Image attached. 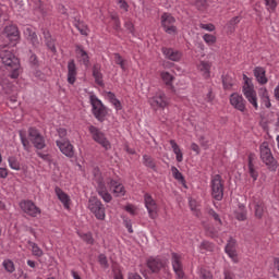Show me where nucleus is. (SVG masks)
<instances>
[{
    "mask_svg": "<svg viewBox=\"0 0 279 279\" xmlns=\"http://www.w3.org/2000/svg\"><path fill=\"white\" fill-rule=\"evenodd\" d=\"M0 59L7 70L11 72L10 77L12 80H16L19 77V69H21L19 58H16V56H14L13 52L10 50H1Z\"/></svg>",
    "mask_w": 279,
    "mask_h": 279,
    "instance_id": "obj_1",
    "label": "nucleus"
},
{
    "mask_svg": "<svg viewBox=\"0 0 279 279\" xmlns=\"http://www.w3.org/2000/svg\"><path fill=\"white\" fill-rule=\"evenodd\" d=\"M93 184L98 193L99 197H101L102 202L106 204H110L112 202V194L108 192V186H106V181H104V177L98 168L94 169V179Z\"/></svg>",
    "mask_w": 279,
    "mask_h": 279,
    "instance_id": "obj_2",
    "label": "nucleus"
},
{
    "mask_svg": "<svg viewBox=\"0 0 279 279\" xmlns=\"http://www.w3.org/2000/svg\"><path fill=\"white\" fill-rule=\"evenodd\" d=\"M0 39L4 41L3 45H0V49H5L8 45L15 47L16 43L21 40V33L19 32V27L15 25L7 26L0 34Z\"/></svg>",
    "mask_w": 279,
    "mask_h": 279,
    "instance_id": "obj_3",
    "label": "nucleus"
},
{
    "mask_svg": "<svg viewBox=\"0 0 279 279\" xmlns=\"http://www.w3.org/2000/svg\"><path fill=\"white\" fill-rule=\"evenodd\" d=\"M259 153H260V160L266 165L268 171H278V161L276 158H274V155L271 154V148H269V143L264 142L259 146Z\"/></svg>",
    "mask_w": 279,
    "mask_h": 279,
    "instance_id": "obj_4",
    "label": "nucleus"
},
{
    "mask_svg": "<svg viewBox=\"0 0 279 279\" xmlns=\"http://www.w3.org/2000/svg\"><path fill=\"white\" fill-rule=\"evenodd\" d=\"M89 104L95 119L98 120L99 123H104V121H106V117H108V107H106L95 95L89 96Z\"/></svg>",
    "mask_w": 279,
    "mask_h": 279,
    "instance_id": "obj_5",
    "label": "nucleus"
},
{
    "mask_svg": "<svg viewBox=\"0 0 279 279\" xmlns=\"http://www.w3.org/2000/svg\"><path fill=\"white\" fill-rule=\"evenodd\" d=\"M88 132L95 143L98 145H101L102 148H105L106 151L112 149V144H110V141L108 137H106V133L104 131L99 130V128L95 125L88 126Z\"/></svg>",
    "mask_w": 279,
    "mask_h": 279,
    "instance_id": "obj_6",
    "label": "nucleus"
},
{
    "mask_svg": "<svg viewBox=\"0 0 279 279\" xmlns=\"http://www.w3.org/2000/svg\"><path fill=\"white\" fill-rule=\"evenodd\" d=\"M87 208L94 214L98 221L106 219V207L97 196L89 197Z\"/></svg>",
    "mask_w": 279,
    "mask_h": 279,
    "instance_id": "obj_7",
    "label": "nucleus"
},
{
    "mask_svg": "<svg viewBox=\"0 0 279 279\" xmlns=\"http://www.w3.org/2000/svg\"><path fill=\"white\" fill-rule=\"evenodd\" d=\"M210 189L211 197L216 199V202H221V199H223V180L221 179V174L211 177Z\"/></svg>",
    "mask_w": 279,
    "mask_h": 279,
    "instance_id": "obj_8",
    "label": "nucleus"
},
{
    "mask_svg": "<svg viewBox=\"0 0 279 279\" xmlns=\"http://www.w3.org/2000/svg\"><path fill=\"white\" fill-rule=\"evenodd\" d=\"M20 208L22 213H24V215H27L28 217L36 218L38 217V215H43V210L40 209V207H38L36 203L31 199L21 201Z\"/></svg>",
    "mask_w": 279,
    "mask_h": 279,
    "instance_id": "obj_9",
    "label": "nucleus"
},
{
    "mask_svg": "<svg viewBox=\"0 0 279 279\" xmlns=\"http://www.w3.org/2000/svg\"><path fill=\"white\" fill-rule=\"evenodd\" d=\"M28 138L37 150H43L45 149V147H47L45 136H43V134H40V131H38V129L36 128L28 129Z\"/></svg>",
    "mask_w": 279,
    "mask_h": 279,
    "instance_id": "obj_10",
    "label": "nucleus"
},
{
    "mask_svg": "<svg viewBox=\"0 0 279 279\" xmlns=\"http://www.w3.org/2000/svg\"><path fill=\"white\" fill-rule=\"evenodd\" d=\"M250 208L254 213L255 219H263L265 213H267V205L259 197H253L250 203Z\"/></svg>",
    "mask_w": 279,
    "mask_h": 279,
    "instance_id": "obj_11",
    "label": "nucleus"
},
{
    "mask_svg": "<svg viewBox=\"0 0 279 279\" xmlns=\"http://www.w3.org/2000/svg\"><path fill=\"white\" fill-rule=\"evenodd\" d=\"M161 27L166 34H178V27H175V17L171 13H163L161 15Z\"/></svg>",
    "mask_w": 279,
    "mask_h": 279,
    "instance_id": "obj_12",
    "label": "nucleus"
},
{
    "mask_svg": "<svg viewBox=\"0 0 279 279\" xmlns=\"http://www.w3.org/2000/svg\"><path fill=\"white\" fill-rule=\"evenodd\" d=\"M144 204L147 209L148 217L150 219H156L158 217V203H156V199H154L151 194H144Z\"/></svg>",
    "mask_w": 279,
    "mask_h": 279,
    "instance_id": "obj_13",
    "label": "nucleus"
},
{
    "mask_svg": "<svg viewBox=\"0 0 279 279\" xmlns=\"http://www.w3.org/2000/svg\"><path fill=\"white\" fill-rule=\"evenodd\" d=\"M146 266L149 268L151 274H160V270L167 267V262H165L160 256H150L146 260Z\"/></svg>",
    "mask_w": 279,
    "mask_h": 279,
    "instance_id": "obj_14",
    "label": "nucleus"
},
{
    "mask_svg": "<svg viewBox=\"0 0 279 279\" xmlns=\"http://www.w3.org/2000/svg\"><path fill=\"white\" fill-rule=\"evenodd\" d=\"M243 95L255 110H258V97L256 96V90H254V85L250 84L247 80L243 86Z\"/></svg>",
    "mask_w": 279,
    "mask_h": 279,
    "instance_id": "obj_15",
    "label": "nucleus"
},
{
    "mask_svg": "<svg viewBox=\"0 0 279 279\" xmlns=\"http://www.w3.org/2000/svg\"><path fill=\"white\" fill-rule=\"evenodd\" d=\"M172 269L178 279H184V266L182 265V255L178 253H171Z\"/></svg>",
    "mask_w": 279,
    "mask_h": 279,
    "instance_id": "obj_16",
    "label": "nucleus"
},
{
    "mask_svg": "<svg viewBox=\"0 0 279 279\" xmlns=\"http://www.w3.org/2000/svg\"><path fill=\"white\" fill-rule=\"evenodd\" d=\"M149 105L151 108H167L169 106V100L167 99V95L162 92H158L154 97L148 99Z\"/></svg>",
    "mask_w": 279,
    "mask_h": 279,
    "instance_id": "obj_17",
    "label": "nucleus"
},
{
    "mask_svg": "<svg viewBox=\"0 0 279 279\" xmlns=\"http://www.w3.org/2000/svg\"><path fill=\"white\" fill-rule=\"evenodd\" d=\"M56 145L66 158H73L75 156V148L69 140H57Z\"/></svg>",
    "mask_w": 279,
    "mask_h": 279,
    "instance_id": "obj_18",
    "label": "nucleus"
},
{
    "mask_svg": "<svg viewBox=\"0 0 279 279\" xmlns=\"http://www.w3.org/2000/svg\"><path fill=\"white\" fill-rule=\"evenodd\" d=\"M106 184L112 191L114 197H123L125 195V186H123L119 181L109 178L106 181Z\"/></svg>",
    "mask_w": 279,
    "mask_h": 279,
    "instance_id": "obj_19",
    "label": "nucleus"
},
{
    "mask_svg": "<svg viewBox=\"0 0 279 279\" xmlns=\"http://www.w3.org/2000/svg\"><path fill=\"white\" fill-rule=\"evenodd\" d=\"M230 104L235 108V110H239L240 112H245L246 110L247 102L245 101V98H243V96L239 95L238 93L230 95Z\"/></svg>",
    "mask_w": 279,
    "mask_h": 279,
    "instance_id": "obj_20",
    "label": "nucleus"
},
{
    "mask_svg": "<svg viewBox=\"0 0 279 279\" xmlns=\"http://www.w3.org/2000/svg\"><path fill=\"white\" fill-rule=\"evenodd\" d=\"M54 193L59 202H61V204L63 205V208H65V210H71V196L63 192V190L60 189L59 186L54 187Z\"/></svg>",
    "mask_w": 279,
    "mask_h": 279,
    "instance_id": "obj_21",
    "label": "nucleus"
},
{
    "mask_svg": "<svg viewBox=\"0 0 279 279\" xmlns=\"http://www.w3.org/2000/svg\"><path fill=\"white\" fill-rule=\"evenodd\" d=\"M77 82V65L75 64V60L71 59L68 62V84H75Z\"/></svg>",
    "mask_w": 279,
    "mask_h": 279,
    "instance_id": "obj_22",
    "label": "nucleus"
},
{
    "mask_svg": "<svg viewBox=\"0 0 279 279\" xmlns=\"http://www.w3.org/2000/svg\"><path fill=\"white\" fill-rule=\"evenodd\" d=\"M165 58L167 60H171V62H180V60H182V51L180 50H175L173 48H162L161 49Z\"/></svg>",
    "mask_w": 279,
    "mask_h": 279,
    "instance_id": "obj_23",
    "label": "nucleus"
},
{
    "mask_svg": "<svg viewBox=\"0 0 279 279\" xmlns=\"http://www.w3.org/2000/svg\"><path fill=\"white\" fill-rule=\"evenodd\" d=\"M75 51L77 54L78 62H82V64H84V66L88 69L90 66V57L88 56V52L84 50V46L76 45Z\"/></svg>",
    "mask_w": 279,
    "mask_h": 279,
    "instance_id": "obj_24",
    "label": "nucleus"
},
{
    "mask_svg": "<svg viewBox=\"0 0 279 279\" xmlns=\"http://www.w3.org/2000/svg\"><path fill=\"white\" fill-rule=\"evenodd\" d=\"M225 252L226 254H228L229 258L233 259L234 263H236V240H234V238L228 240Z\"/></svg>",
    "mask_w": 279,
    "mask_h": 279,
    "instance_id": "obj_25",
    "label": "nucleus"
},
{
    "mask_svg": "<svg viewBox=\"0 0 279 279\" xmlns=\"http://www.w3.org/2000/svg\"><path fill=\"white\" fill-rule=\"evenodd\" d=\"M24 35L29 40V43L33 45V47H40V40H38V35L32 27H26L24 29Z\"/></svg>",
    "mask_w": 279,
    "mask_h": 279,
    "instance_id": "obj_26",
    "label": "nucleus"
},
{
    "mask_svg": "<svg viewBox=\"0 0 279 279\" xmlns=\"http://www.w3.org/2000/svg\"><path fill=\"white\" fill-rule=\"evenodd\" d=\"M253 73L258 84L265 85L269 82V80H267V75H266L267 71H265V68L256 66Z\"/></svg>",
    "mask_w": 279,
    "mask_h": 279,
    "instance_id": "obj_27",
    "label": "nucleus"
},
{
    "mask_svg": "<svg viewBox=\"0 0 279 279\" xmlns=\"http://www.w3.org/2000/svg\"><path fill=\"white\" fill-rule=\"evenodd\" d=\"M211 66L213 65L208 61H201L199 64L197 65L198 71L202 73L205 80H208V77H210Z\"/></svg>",
    "mask_w": 279,
    "mask_h": 279,
    "instance_id": "obj_28",
    "label": "nucleus"
},
{
    "mask_svg": "<svg viewBox=\"0 0 279 279\" xmlns=\"http://www.w3.org/2000/svg\"><path fill=\"white\" fill-rule=\"evenodd\" d=\"M93 77L98 86H104V74H101V66L99 64L93 66Z\"/></svg>",
    "mask_w": 279,
    "mask_h": 279,
    "instance_id": "obj_29",
    "label": "nucleus"
},
{
    "mask_svg": "<svg viewBox=\"0 0 279 279\" xmlns=\"http://www.w3.org/2000/svg\"><path fill=\"white\" fill-rule=\"evenodd\" d=\"M73 25L74 27H76V29L80 32L82 36H88V32H90V29H88V25H86L84 21L74 19Z\"/></svg>",
    "mask_w": 279,
    "mask_h": 279,
    "instance_id": "obj_30",
    "label": "nucleus"
},
{
    "mask_svg": "<svg viewBox=\"0 0 279 279\" xmlns=\"http://www.w3.org/2000/svg\"><path fill=\"white\" fill-rule=\"evenodd\" d=\"M34 11L37 14H40V16H47V13L49 12V8L45 7L43 1L34 0Z\"/></svg>",
    "mask_w": 279,
    "mask_h": 279,
    "instance_id": "obj_31",
    "label": "nucleus"
},
{
    "mask_svg": "<svg viewBox=\"0 0 279 279\" xmlns=\"http://www.w3.org/2000/svg\"><path fill=\"white\" fill-rule=\"evenodd\" d=\"M44 38L48 49L51 50L52 53H56V51H58L56 49V40L51 38V33H49V31H44Z\"/></svg>",
    "mask_w": 279,
    "mask_h": 279,
    "instance_id": "obj_32",
    "label": "nucleus"
},
{
    "mask_svg": "<svg viewBox=\"0 0 279 279\" xmlns=\"http://www.w3.org/2000/svg\"><path fill=\"white\" fill-rule=\"evenodd\" d=\"M241 23V16H234L227 23V28L230 34H234L236 32V25Z\"/></svg>",
    "mask_w": 279,
    "mask_h": 279,
    "instance_id": "obj_33",
    "label": "nucleus"
},
{
    "mask_svg": "<svg viewBox=\"0 0 279 279\" xmlns=\"http://www.w3.org/2000/svg\"><path fill=\"white\" fill-rule=\"evenodd\" d=\"M260 99L265 108H271V100L269 99V92H267V88L260 89Z\"/></svg>",
    "mask_w": 279,
    "mask_h": 279,
    "instance_id": "obj_34",
    "label": "nucleus"
},
{
    "mask_svg": "<svg viewBox=\"0 0 279 279\" xmlns=\"http://www.w3.org/2000/svg\"><path fill=\"white\" fill-rule=\"evenodd\" d=\"M2 267L7 271V274H14L16 271V266L12 259H4L2 262Z\"/></svg>",
    "mask_w": 279,
    "mask_h": 279,
    "instance_id": "obj_35",
    "label": "nucleus"
},
{
    "mask_svg": "<svg viewBox=\"0 0 279 279\" xmlns=\"http://www.w3.org/2000/svg\"><path fill=\"white\" fill-rule=\"evenodd\" d=\"M160 77H161L162 82L166 84V86H173V80H175V77H173V75H171V73H169L167 71H162L160 73Z\"/></svg>",
    "mask_w": 279,
    "mask_h": 279,
    "instance_id": "obj_36",
    "label": "nucleus"
},
{
    "mask_svg": "<svg viewBox=\"0 0 279 279\" xmlns=\"http://www.w3.org/2000/svg\"><path fill=\"white\" fill-rule=\"evenodd\" d=\"M222 86L225 90H230L232 86H234V78L230 76L229 74L222 76Z\"/></svg>",
    "mask_w": 279,
    "mask_h": 279,
    "instance_id": "obj_37",
    "label": "nucleus"
},
{
    "mask_svg": "<svg viewBox=\"0 0 279 279\" xmlns=\"http://www.w3.org/2000/svg\"><path fill=\"white\" fill-rule=\"evenodd\" d=\"M143 165L148 169H156V160L149 155H143Z\"/></svg>",
    "mask_w": 279,
    "mask_h": 279,
    "instance_id": "obj_38",
    "label": "nucleus"
},
{
    "mask_svg": "<svg viewBox=\"0 0 279 279\" xmlns=\"http://www.w3.org/2000/svg\"><path fill=\"white\" fill-rule=\"evenodd\" d=\"M78 236L84 241V243H87V245H95V238H93L92 232L78 233Z\"/></svg>",
    "mask_w": 279,
    "mask_h": 279,
    "instance_id": "obj_39",
    "label": "nucleus"
},
{
    "mask_svg": "<svg viewBox=\"0 0 279 279\" xmlns=\"http://www.w3.org/2000/svg\"><path fill=\"white\" fill-rule=\"evenodd\" d=\"M28 245L32 247V254L33 256H37V258H40L43 256V251L38 247V244L35 242L28 241Z\"/></svg>",
    "mask_w": 279,
    "mask_h": 279,
    "instance_id": "obj_40",
    "label": "nucleus"
},
{
    "mask_svg": "<svg viewBox=\"0 0 279 279\" xmlns=\"http://www.w3.org/2000/svg\"><path fill=\"white\" fill-rule=\"evenodd\" d=\"M8 161H9V167L14 169V171L21 170V163L19 162V159H16V157L11 156V157H9Z\"/></svg>",
    "mask_w": 279,
    "mask_h": 279,
    "instance_id": "obj_41",
    "label": "nucleus"
},
{
    "mask_svg": "<svg viewBox=\"0 0 279 279\" xmlns=\"http://www.w3.org/2000/svg\"><path fill=\"white\" fill-rule=\"evenodd\" d=\"M201 252H213L215 250V244L209 241H203L199 245Z\"/></svg>",
    "mask_w": 279,
    "mask_h": 279,
    "instance_id": "obj_42",
    "label": "nucleus"
},
{
    "mask_svg": "<svg viewBox=\"0 0 279 279\" xmlns=\"http://www.w3.org/2000/svg\"><path fill=\"white\" fill-rule=\"evenodd\" d=\"M171 171H172V175H173L174 180H178V182H182V183L185 182L184 175L182 174V172H180V170H178L175 168V166L171 167Z\"/></svg>",
    "mask_w": 279,
    "mask_h": 279,
    "instance_id": "obj_43",
    "label": "nucleus"
},
{
    "mask_svg": "<svg viewBox=\"0 0 279 279\" xmlns=\"http://www.w3.org/2000/svg\"><path fill=\"white\" fill-rule=\"evenodd\" d=\"M111 21H113V29L116 32H121V20L118 14H111Z\"/></svg>",
    "mask_w": 279,
    "mask_h": 279,
    "instance_id": "obj_44",
    "label": "nucleus"
},
{
    "mask_svg": "<svg viewBox=\"0 0 279 279\" xmlns=\"http://www.w3.org/2000/svg\"><path fill=\"white\" fill-rule=\"evenodd\" d=\"M266 10L269 12H276L278 8V2L276 0H265Z\"/></svg>",
    "mask_w": 279,
    "mask_h": 279,
    "instance_id": "obj_45",
    "label": "nucleus"
},
{
    "mask_svg": "<svg viewBox=\"0 0 279 279\" xmlns=\"http://www.w3.org/2000/svg\"><path fill=\"white\" fill-rule=\"evenodd\" d=\"M234 215H235V219H238V221H245L247 219V210H245L244 208L236 210L234 213Z\"/></svg>",
    "mask_w": 279,
    "mask_h": 279,
    "instance_id": "obj_46",
    "label": "nucleus"
},
{
    "mask_svg": "<svg viewBox=\"0 0 279 279\" xmlns=\"http://www.w3.org/2000/svg\"><path fill=\"white\" fill-rule=\"evenodd\" d=\"M20 138L25 151H29L32 149V144H29L27 137L23 133H20Z\"/></svg>",
    "mask_w": 279,
    "mask_h": 279,
    "instance_id": "obj_47",
    "label": "nucleus"
},
{
    "mask_svg": "<svg viewBox=\"0 0 279 279\" xmlns=\"http://www.w3.org/2000/svg\"><path fill=\"white\" fill-rule=\"evenodd\" d=\"M203 40L206 43V45H215V43H217V37L215 35L205 34L203 36Z\"/></svg>",
    "mask_w": 279,
    "mask_h": 279,
    "instance_id": "obj_48",
    "label": "nucleus"
},
{
    "mask_svg": "<svg viewBox=\"0 0 279 279\" xmlns=\"http://www.w3.org/2000/svg\"><path fill=\"white\" fill-rule=\"evenodd\" d=\"M114 60L116 64H119V66H121V70L125 71V60H123V57H121V54L119 53H114Z\"/></svg>",
    "mask_w": 279,
    "mask_h": 279,
    "instance_id": "obj_49",
    "label": "nucleus"
},
{
    "mask_svg": "<svg viewBox=\"0 0 279 279\" xmlns=\"http://www.w3.org/2000/svg\"><path fill=\"white\" fill-rule=\"evenodd\" d=\"M98 263L101 265L105 269H108L110 265L108 264V257L105 254H100L98 256Z\"/></svg>",
    "mask_w": 279,
    "mask_h": 279,
    "instance_id": "obj_50",
    "label": "nucleus"
},
{
    "mask_svg": "<svg viewBox=\"0 0 279 279\" xmlns=\"http://www.w3.org/2000/svg\"><path fill=\"white\" fill-rule=\"evenodd\" d=\"M208 215H209L210 217H213V219H214L215 221H217V222L219 223V226H222V225H223V222L221 221V218L219 217V214H217V211H215V209H209V210H208Z\"/></svg>",
    "mask_w": 279,
    "mask_h": 279,
    "instance_id": "obj_51",
    "label": "nucleus"
},
{
    "mask_svg": "<svg viewBox=\"0 0 279 279\" xmlns=\"http://www.w3.org/2000/svg\"><path fill=\"white\" fill-rule=\"evenodd\" d=\"M36 155L38 156V158H41V160H44L45 162H51V155L45 154L40 150H37Z\"/></svg>",
    "mask_w": 279,
    "mask_h": 279,
    "instance_id": "obj_52",
    "label": "nucleus"
},
{
    "mask_svg": "<svg viewBox=\"0 0 279 279\" xmlns=\"http://www.w3.org/2000/svg\"><path fill=\"white\" fill-rule=\"evenodd\" d=\"M248 173L254 182L258 180V171H256L255 166H248Z\"/></svg>",
    "mask_w": 279,
    "mask_h": 279,
    "instance_id": "obj_53",
    "label": "nucleus"
},
{
    "mask_svg": "<svg viewBox=\"0 0 279 279\" xmlns=\"http://www.w3.org/2000/svg\"><path fill=\"white\" fill-rule=\"evenodd\" d=\"M256 161V154L250 153L247 156V167H256L254 163Z\"/></svg>",
    "mask_w": 279,
    "mask_h": 279,
    "instance_id": "obj_54",
    "label": "nucleus"
},
{
    "mask_svg": "<svg viewBox=\"0 0 279 279\" xmlns=\"http://www.w3.org/2000/svg\"><path fill=\"white\" fill-rule=\"evenodd\" d=\"M123 223L125 226V228L128 229V232L130 234L134 233V229H132V220L129 218H123Z\"/></svg>",
    "mask_w": 279,
    "mask_h": 279,
    "instance_id": "obj_55",
    "label": "nucleus"
},
{
    "mask_svg": "<svg viewBox=\"0 0 279 279\" xmlns=\"http://www.w3.org/2000/svg\"><path fill=\"white\" fill-rule=\"evenodd\" d=\"M2 89L4 90V93L7 95H10V90H12V84L8 83V81H3V83L1 84Z\"/></svg>",
    "mask_w": 279,
    "mask_h": 279,
    "instance_id": "obj_56",
    "label": "nucleus"
},
{
    "mask_svg": "<svg viewBox=\"0 0 279 279\" xmlns=\"http://www.w3.org/2000/svg\"><path fill=\"white\" fill-rule=\"evenodd\" d=\"M124 27L130 34H134V23H132V21L129 20L124 22Z\"/></svg>",
    "mask_w": 279,
    "mask_h": 279,
    "instance_id": "obj_57",
    "label": "nucleus"
},
{
    "mask_svg": "<svg viewBox=\"0 0 279 279\" xmlns=\"http://www.w3.org/2000/svg\"><path fill=\"white\" fill-rule=\"evenodd\" d=\"M170 145H171V147H172L173 154H178V153L182 151V150L180 149V146H179L178 143L175 142V140H170Z\"/></svg>",
    "mask_w": 279,
    "mask_h": 279,
    "instance_id": "obj_58",
    "label": "nucleus"
},
{
    "mask_svg": "<svg viewBox=\"0 0 279 279\" xmlns=\"http://www.w3.org/2000/svg\"><path fill=\"white\" fill-rule=\"evenodd\" d=\"M124 210H126V213H130L132 215V217H134L136 215V207H134V205L129 204L124 207Z\"/></svg>",
    "mask_w": 279,
    "mask_h": 279,
    "instance_id": "obj_59",
    "label": "nucleus"
},
{
    "mask_svg": "<svg viewBox=\"0 0 279 279\" xmlns=\"http://www.w3.org/2000/svg\"><path fill=\"white\" fill-rule=\"evenodd\" d=\"M57 132H58L59 138H62V141H66V134H68L66 129L60 128L57 130Z\"/></svg>",
    "mask_w": 279,
    "mask_h": 279,
    "instance_id": "obj_60",
    "label": "nucleus"
},
{
    "mask_svg": "<svg viewBox=\"0 0 279 279\" xmlns=\"http://www.w3.org/2000/svg\"><path fill=\"white\" fill-rule=\"evenodd\" d=\"M201 29H205L206 32H215L214 24H199Z\"/></svg>",
    "mask_w": 279,
    "mask_h": 279,
    "instance_id": "obj_61",
    "label": "nucleus"
},
{
    "mask_svg": "<svg viewBox=\"0 0 279 279\" xmlns=\"http://www.w3.org/2000/svg\"><path fill=\"white\" fill-rule=\"evenodd\" d=\"M223 276H225V279H234L236 278V276L234 275L233 271L229 270V269H226L223 271Z\"/></svg>",
    "mask_w": 279,
    "mask_h": 279,
    "instance_id": "obj_62",
    "label": "nucleus"
},
{
    "mask_svg": "<svg viewBox=\"0 0 279 279\" xmlns=\"http://www.w3.org/2000/svg\"><path fill=\"white\" fill-rule=\"evenodd\" d=\"M201 279H213V274L208 270L201 271Z\"/></svg>",
    "mask_w": 279,
    "mask_h": 279,
    "instance_id": "obj_63",
    "label": "nucleus"
},
{
    "mask_svg": "<svg viewBox=\"0 0 279 279\" xmlns=\"http://www.w3.org/2000/svg\"><path fill=\"white\" fill-rule=\"evenodd\" d=\"M128 279H143V277H141V275H138V272H130L128 275Z\"/></svg>",
    "mask_w": 279,
    "mask_h": 279,
    "instance_id": "obj_64",
    "label": "nucleus"
}]
</instances>
